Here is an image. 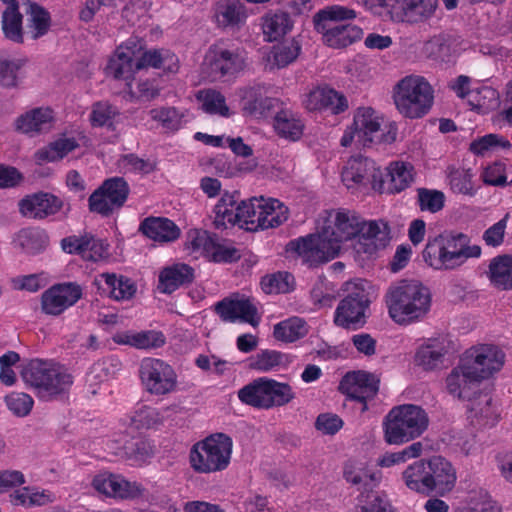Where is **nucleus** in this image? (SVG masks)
<instances>
[{"mask_svg":"<svg viewBox=\"0 0 512 512\" xmlns=\"http://www.w3.org/2000/svg\"><path fill=\"white\" fill-rule=\"evenodd\" d=\"M361 222L362 218L353 210L332 209L327 212L324 225L318 234L290 241L287 251L296 253L310 266L330 261L339 255L343 243L357 236Z\"/></svg>","mask_w":512,"mask_h":512,"instance_id":"nucleus-1","label":"nucleus"},{"mask_svg":"<svg viewBox=\"0 0 512 512\" xmlns=\"http://www.w3.org/2000/svg\"><path fill=\"white\" fill-rule=\"evenodd\" d=\"M389 317L399 325L420 322L428 315L432 295L430 289L418 280L393 283L384 295Z\"/></svg>","mask_w":512,"mask_h":512,"instance_id":"nucleus-2","label":"nucleus"},{"mask_svg":"<svg viewBox=\"0 0 512 512\" xmlns=\"http://www.w3.org/2000/svg\"><path fill=\"white\" fill-rule=\"evenodd\" d=\"M482 250L463 233H444L429 238L422 252L424 262L434 270L451 271L468 259L479 258Z\"/></svg>","mask_w":512,"mask_h":512,"instance_id":"nucleus-3","label":"nucleus"},{"mask_svg":"<svg viewBox=\"0 0 512 512\" xmlns=\"http://www.w3.org/2000/svg\"><path fill=\"white\" fill-rule=\"evenodd\" d=\"M357 18V12L342 5L320 9L313 16L315 31L321 35L324 45L332 49H345L363 38V29L347 23Z\"/></svg>","mask_w":512,"mask_h":512,"instance_id":"nucleus-4","label":"nucleus"},{"mask_svg":"<svg viewBox=\"0 0 512 512\" xmlns=\"http://www.w3.org/2000/svg\"><path fill=\"white\" fill-rule=\"evenodd\" d=\"M426 411L414 404L393 407L383 421L384 440L390 445H401L420 437L428 428Z\"/></svg>","mask_w":512,"mask_h":512,"instance_id":"nucleus-5","label":"nucleus"},{"mask_svg":"<svg viewBox=\"0 0 512 512\" xmlns=\"http://www.w3.org/2000/svg\"><path fill=\"white\" fill-rule=\"evenodd\" d=\"M24 382L35 389L38 398L51 401L66 393L73 384L71 374L56 364L40 359L30 360L22 369Z\"/></svg>","mask_w":512,"mask_h":512,"instance_id":"nucleus-6","label":"nucleus"},{"mask_svg":"<svg viewBox=\"0 0 512 512\" xmlns=\"http://www.w3.org/2000/svg\"><path fill=\"white\" fill-rule=\"evenodd\" d=\"M374 15H387L395 23L418 25L435 17L438 0H358Z\"/></svg>","mask_w":512,"mask_h":512,"instance_id":"nucleus-7","label":"nucleus"},{"mask_svg":"<svg viewBox=\"0 0 512 512\" xmlns=\"http://www.w3.org/2000/svg\"><path fill=\"white\" fill-rule=\"evenodd\" d=\"M393 100L401 115L409 119H419L430 111L434 90L423 76L408 75L394 87Z\"/></svg>","mask_w":512,"mask_h":512,"instance_id":"nucleus-8","label":"nucleus"},{"mask_svg":"<svg viewBox=\"0 0 512 512\" xmlns=\"http://www.w3.org/2000/svg\"><path fill=\"white\" fill-rule=\"evenodd\" d=\"M233 441L224 433H214L195 443L190 449L191 468L201 474L224 471L231 462Z\"/></svg>","mask_w":512,"mask_h":512,"instance_id":"nucleus-9","label":"nucleus"},{"mask_svg":"<svg viewBox=\"0 0 512 512\" xmlns=\"http://www.w3.org/2000/svg\"><path fill=\"white\" fill-rule=\"evenodd\" d=\"M239 400L258 409H271L290 403L295 393L288 383L272 378L260 377L238 391Z\"/></svg>","mask_w":512,"mask_h":512,"instance_id":"nucleus-10","label":"nucleus"},{"mask_svg":"<svg viewBox=\"0 0 512 512\" xmlns=\"http://www.w3.org/2000/svg\"><path fill=\"white\" fill-rule=\"evenodd\" d=\"M144 391L153 396H165L176 391L178 377L175 369L160 358L145 357L138 368Z\"/></svg>","mask_w":512,"mask_h":512,"instance_id":"nucleus-11","label":"nucleus"},{"mask_svg":"<svg viewBox=\"0 0 512 512\" xmlns=\"http://www.w3.org/2000/svg\"><path fill=\"white\" fill-rule=\"evenodd\" d=\"M246 64V51L224 42L211 45L205 54L203 62L204 67L215 78L234 75L242 71Z\"/></svg>","mask_w":512,"mask_h":512,"instance_id":"nucleus-12","label":"nucleus"},{"mask_svg":"<svg viewBox=\"0 0 512 512\" xmlns=\"http://www.w3.org/2000/svg\"><path fill=\"white\" fill-rule=\"evenodd\" d=\"M128 196V185L122 177L106 179L88 198L90 212L109 216L124 205Z\"/></svg>","mask_w":512,"mask_h":512,"instance_id":"nucleus-13","label":"nucleus"},{"mask_svg":"<svg viewBox=\"0 0 512 512\" xmlns=\"http://www.w3.org/2000/svg\"><path fill=\"white\" fill-rule=\"evenodd\" d=\"M462 358L483 381L503 368L506 355L498 345L484 343L467 349Z\"/></svg>","mask_w":512,"mask_h":512,"instance_id":"nucleus-14","label":"nucleus"},{"mask_svg":"<svg viewBox=\"0 0 512 512\" xmlns=\"http://www.w3.org/2000/svg\"><path fill=\"white\" fill-rule=\"evenodd\" d=\"M82 295V287L76 282L54 284L41 295L42 312L46 315L59 316L75 305Z\"/></svg>","mask_w":512,"mask_h":512,"instance_id":"nucleus-15","label":"nucleus"},{"mask_svg":"<svg viewBox=\"0 0 512 512\" xmlns=\"http://www.w3.org/2000/svg\"><path fill=\"white\" fill-rule=\"evenodd\" d=\"M369 300L364 289L356 288L342 299L334 314V323L342 328L356 329L365 323Z\"/></svg>","mask_w":512,"mask_h":512,"instance_id":"nucleus-16","label":"nucleus"},{"mask_svg":"<svg viewBox=\"0 0 512 512\" xmlns=\"http://www.w3.org/2000/svg\"><path fill=\"white\" fill-rule=\"evenodd\" d=\"M379 380L371 373L354 371L347 373L341 380L339 390L350 399L362 404L361 411L368 409L367 401L374 398L379 389Z\"/></svg>","mask_w":512,"mask_h":512,"instance_id":"nucleus-17","label":"nucleus"},{"mask_svg":"<svg viewBox=\"0 0 512 512\" xmlns=\"http://www.w3.org/2000/svg\"><path fill=\"white\" fill-rule=\"evenodd\" d=\"M481 378L463 358L446 378V388L449 394L458 399L470 402L479 392Z\"/></svg>","mask_w":512,"mask_h":512,"instance_id":"nucleus-18","label":"nucleus"},{"mask_svg":"<svg viewBox=\"0 0 512 512\" xmlns=\"http://www.w3.org/2000/svg\"><path fill=\"white\" fill-rule=\"evenodd\" d=\"M357 241L354 249L357 253L367 255L376 254L384 249L390 242V229L382 220H371L361 222V229L357 234Z\"/></svg>","mask_w":512,"mask_h":512,"instance_id":"nucleus-19","label":"nucleus"},{"mask_svg":"<svg viewBox=\"0 0 512 512\" xmlns=\"http://www.w3.org/2000/svg\"><path fill=\"white\" fill-rule=\"evenodd\" d=\"M63 205V201L58 196L41 191L21 199L19 211L24 217L42 220L57 214Z\"/></svg>","mask_w":512,"mask_h":512,"instance_id":"nucleus-20","label":"nucleus"},{"mask_svg":"<svg viewBox=\"0 0 512 512\" xmlns=\"http://www.w3.org/2000/svg\"><path fill=\"white\" fill-rule=\"evenodd\" d=\"M215 310L226 322L241 321L253 327L258 326L260 322L257 308L249 298H226L216 304Z\"/></svg>","mask_w":512,"mask_h":512,"instance_id":"nucleus-21","label":"nucleus"},{"mask_svg":"<svg viewBox=\"0 0 512 512\" xmlns=\"http://www.w3.org/2000/svg\"><path fill=\"white\" fill-rule=\"evenodd\" d=\"M342 182L348 189L367 186L372 180L381 176L373 160L363 157H351L342 171Z\"/></svg>","mask_w":512,"mask_h":512,"instance_id":"nucleus-22","label":"nucleus"},{"mask_svg":"<svg viewBox=\"0 0 512 512\" xmlns=\"http://www.w3.org/2000/svg\"><path fill=\"white\" fill-rule=\"evenodd\" d=\"M130 52V69L136 71L154 68L163 69L167 72H175L178 69V58L175 54L167 50H144L142 45L137 50Z\"/></svg>","mask_w":512,"mask_h":512,"instance_id":"nucleus-23","label":"nucleus"},{"mask_svg":"<svg viewBox=\"0 0 512 512\" xmlns=\"http://www.w3.org/2000/svg\"><path fill=\"white\" fill-rule=\"evenodd\" d=\"M309 111L330 110L333 114H340L347 110L346 97L329 87H316L311 90L303 101Z\"/></svg>","mask_w":512,"mask_h":512,"instance_id":"nucleus-24","label":"nucleus"},{"mask_svg":"<svg viewBox=\"0 0 512 512\" xmlns=\"http://www.w3.org/2000/svg\"><path fill=\"white\" fill-rule=\"evenodd\" d=\"M428 486L440 495L449 493L456 483V472L449 461L440 456L432 457L428 462Z\"/></svg>","mask_w":512,"mask_h":512,"instance_id":"nucleus-25","label":"nucleus"},{"mask_svg":"<svg viewBox=\"0 0 512 512\" xmlns=\"http://www.w3.org/2000/svg\"><path fill=\"white\" fill-rule=\"evenodd\" d=\"M468 418L473 425L493 427L500 419V412L489 393H478L468 404Z\"/></svg>","mask_w":512,"mask_h":512,"instance_id":"nucleus-26","label":"nucleus"},{"mask_svg":"<svg viewBox=\"0 0 512 512\" xmlns=\"http://www.w3.org/2000/svg\"><path fill=\"white\" fill-rule=\"evenodd\" d=\"M246 7L240 0H219L213 8V20L220 29H235L244 25Z\"/></svg>","mask_w":512,"mask_h":512,"instance_id":"nucleus-27","label":"nucleus"},{"mask_svg":"<svg viewBox=\"0 0 512 512\" xmlns=\"http://www.w3.org/2000/svg\"><path fill=\"white\" fill-rule=\"evenodd\" d=\"M148 115L166 133H176L191 120L187 109L168 105L152 108Z\"/></svg>","mask_w":512,"mask_h":512,"instance_id":"nucleus-28","label":"nucleus"},{"mask_svg":"<svg viewBox=\"0 0 512 512\" xmlns=\"http://www.w3.org/2000/svg\"><path fill=\"white\" fill-rule=\"evenodd\" d=\"M140 231L159 243H171L180 238V228L165 217H148L140 224Z\"/></svg>","mask_w":512,"mask_h":512,"instance_id":"nucleus-29","label":"nucleus"},{"mask_svg":"<svg viewBox=\"0 0 512 512\" xmlns=\"http://www.w3.org/2000/svg\"><path fill=\"white\" fill-rule=\"evenodd\" d=\"M194 269L185 263H175L163 268L159 274L158 290L171 294L179 287L193 281Z\"/></svg>","mask_w":512,"mask_h":512,"instance_id":"nucleus-30","label":"nucleus"},{"mask_svg":"<svg viewBox=\"0 0 512 512\" xmlns=\"http://www.w3.org/2000/svg\"><path fill=\"white\" fill-rule=\"evenodd\" d=\"M353 125L357 138L364 146L372 143L380 131L381 118L371 107H360L356 110Z\"/></svg>","mask_w":512,"mask_h":512,"instance_id":"nucleus-31","label":"nucleus"},{"mask_svg":"<svg viewBox=\"0 0 512 512\" xmlns=\"http://www.w3.org/2000/svg\"><path fill=\"white\" fill-rule=\"evenodd\" d=\"M50 12L36 2H29L26 9V36L37 40L45 36L51 27Z\"/></svg>","mask_w":512,"mask_h":512,"instance_id":"nucleus-32","label":"nucleus"},{"mask_svg":"<svg viewBox=\"0 0 512 512\" xmlns=\"http://www.w3.org/2000/svg\"><path fill=\"white\" fill-rule=\"evenodd\" d=\"M53 121V110L50 108H34L15 121V129L24 134H34L49 128Z\"/></svg>","mask_w":512,"mask_h":512,"instance_id":"nucleus-33","label":"nucleus"},{"mask_svg":"<svg viewBox=\"0 0 512 512\" xmlns=\"http://www.w3.org/2000/svg\"><path fill=\"white\" fill-rule=\"evenodd\" d=\"M6 9L2 13L1 26L6 39L21 44L24 42L26 31L23 28V15L19 11V3H5Z\"/></svg>","mask_w":512,"mask_h":512,"instance_id":"nucleus-34","label":"nucleus"},{"mask_svg":"<svg viewBox=\"0 0 512 512\" xmlns=\"http://www.w3.org/2000/svg\"><path fill=\"white\" fill-rule=\"evenodd\" d=\"M216 228H227L239 224L240 203L235 194L224 193L214 208Z\"/></svg>","mask_w":512,"mask_h":512,"instance_id":"nucleus-35","label":"nucleus"},{"mask_svg":"<svg viewBox=\"0 0 512 512\" xmlns=\"http://www.w3.org/2000/svg\"><path fill=\"white\" fill-rule=\"evenodd\" d=\"M446 174L449 188L454 194L470 197L476 194L478 188L472 169L452 165L447 168Z\"/></svg>","mask_w":512,"mask_h":512,"instance_id":"nucleus-36","label":"nucleus"},{"mask_svg":"<svg viewBox=\"0 0 512 512\" xmlns=\"http://www.w3.org/2000/svg\"><path fill=\"white\" fill-rule=\"evenodd\" d=\"M93 488L106 497L115 499L128 498V482L112 473L97 474L92 480Z\"/></svg>","mask_w":512,"mask_h":512,"instance_id":"nucleus-37","label":"nucleus"},{"mask_svg":"<svg viewBox=\"0 0 512 512\" xmlns=\"http://www.w3.org/2000/svg\"><path fill=\"white\" fill-rule=\"evenodd\" d=\"M15 241L24 253L36 255L46 249L49 237L43 229L29 227L21 229Z\"/></svg>","mask_w":512,"mask_h":512,"instance_id":"nucleus-38","label":"nucleus"},{"mask_svg":"<svg viewBox=\"0 0 512 512\" xmlns=\"http://www.w3.org/2000/svg\"><path fill=\"white\" fill-rule=\"evenodd\" d=\"M300 50L295 40L275 45L266 56V67L270 70L286 67L298 57Z\"/></svg>","mask_w":512,"mask_h":512,"instance_id":"nucleus-39","label":"nucleus"},{"mask_svg":"<svg viewBox=\"0 0 512 512\" xmlns=\"http://www.w3.org/2000/svg\"><path fill=\"white\" fill-rule=\"evenodd\" d=\"M261 230L276 228L288 219V208L275 198H264L261 203Z\"/></svg>","mask_w":512,"mask_h":512,"instance_id":"nucleus-40","label":"nucleus"},{"mask_svg":"<svg viewBox=\"0 0 512 512\" xmlns=\"http://www.w3.org/2000/svg\"><path fill=\"white\" fill-rule=\"evenodd\" d=\"M293 23L288 13L269 12L262 18V29L268 41H277L292 29Z\"/></svg>","mask_w":512,"mask_h":512,"instance_id":"nucleus-41","label":"nucleus"},{"mask_svg":"<svg viewBox=\"0 0 512 512\" xmlns=\"http://www.w3.org/2000/svg\"><path fill=\"white\" fill-rule=\"evenodd\" d=\"M387 170L389 176L388 191L392 194L404 191L414 180V168L410 163L392 162Z\"/></svg>","mask_w":512,"mask_h":512,"instance_id":"nucleus-42","label":"nucleus"},{"mask_svg":"<svg viewBox=\"0 0 512 512\" xmlns=\"http://www.w3.org/2000/svg\"><path fill=\"white\" fill-rule=\"evenodd\" d=\"M288 358L286 354L276 350H261L249 358V368L258 372L266 373L277 371L286 367Z\"/></svg>","mask_w":512,"mask_h":512,"instance_id":"nucleus-43","label":"nucleus"},{"mask_svg":"<svg viewBox=\"0 0 512 512\" xmlns=\"http://www.w3.org/2000/svg\"><path fill=\"white\" fill-rule=\"evenodd\" d=\"M308 333L306 322L299 317H290L274 325L273 336L276 340L291 343Z\"/></svg>","mask_w":512,"mask_h":512,"instance_id":"nucleus-44","label":"nucleus"},{"mask_svg":"<svg viewBox=\"0 0 512 512\" xmlns=\"http://www.w3.org/2000/svg\"><path fill=\"white\" fill-rule=\"evenodd\" d=\"M78 147L75 138H59L48 146L36 151L35 160L37 163L54 162L64 158Z\"/></svg>","mask_w":512,"mask_h":512,"instance_id":"nucleus-45","label":"nucleus"},{"mask_svg":"<svg viewBox=\"0 0 512 512\" xmlns=\"http://www.w3.org/2000/svg\"><path fill=\"white\" fill-rule=\"evenodd\" d=\"M428 466L424 460H418L410 464L402 473L405 485L412 491L428 494Z\"/></svg>","mask_w":512,"mask_h":512,"instance_id":"nucleus-46","label":"nucleus"},{"mask_svg":"<svg viewBox=\"0 0 512 512\" xmlns=\"http://www.w3.org/2000/svg\"><path fill=\"white\" fill-rule=\"evenodd\" d=\"M446 350L442 342L437 339H429L421 345L415 355V361L425 370H432L441 363Z\"/></svg>","mask_w":512,"mask_h":512,"instance_id":"nucleus-47","label":"nucleus"},{"mask_svg":"<svg viewBox=\"0 0 512 512\" xmlns=\"http://www.w3.org/2000/svg\"><path fill=\"white\" fill-rule=\"evenodd\" d=\"M243 110L249 114H263L271 106L272 99L266 96L264 87H248L241 91Z\"/></svg>","mask_w":512,"mask_h":512,"instance_id":"nucleus-48","label":"nucleus"},{"mask_svg":"<svg viewBox=\"0 0 512 512\" xmlns=\"http://www.w3.org/2000/svg\"><path fill=\"white\" fill-rule=\"evenodd\" d=\"M274 128L281 137L295 141L302 135L304 125L293 112L281 110L274 118Z\"/></svg>","mask_w":512,"mask_h":512,"instance_id":"nucleus-49","label":"nucleus"},{"mask_svg":"<svg viewBox=\"0 0 512 512\" xmlns=\"http://www.w3.org/2000/svg\"><path fill=\"white\" fill-rule=\"evenodd\" d=\"M197 100L201 103V109L211 115L229 117L230 109L226 104L225 96L215 89H203L198 91Z\"/></svg>","mask_w":512,"mask_h":512,"instance_id":"nucleus-50","label":"nucleus"},{"mask_svg":"<svg viewBox=\"0 0 512 512\" xmlns=\"http://www.w3.org/2000/svg\"><path fill=\"white\" fill-rule=\"evenodd\" d=\"M491 282L502 289H512V256L494 258L489 265Z\"/></svg>","mask_w":512,"mask_h":512,"instance_id":"nucleus-51","label":"nucleus"},{"mask_svg":"<svg viewBox=\"0 0 512 512\" xmlns=\"http://www.w3.org/2000/svg\"><path fill=\"white\" fill-rule=\"evenodd\" d=\"M263 197H252L248 200L240 202V217L239 224L240 228L248 231L261 230L260 223V211Z\"/></svg>","mask_w":512,"mask_h":512,"instance_id":"nucleus-52","label":"nucleus"},{"mask_svg":"<svg viewBox=\"0 0 512 512\" xmlns=\"http://www.w3.org/2000/svg\"><path fill=\"white\" fill-rule=\"evenodd\" d=\"M119 115L117 107L108 101H97L93 103L89 114V121L92 127H106L109 130L115 129V119Z\"/></svg>","mask_w":512,"mask_h":512,"instance_id":"nucleus-53","label":"nucleus"},{"mask_svg":"<svg viewBox=\"0 0 512 512\" xmlns=\"http://www.w3.org/2000/svg\"><path fill=\"white\" fill-rule=\"evenodd\" d=\"M213 247V237L205 230L190 229L186 234L184 249L195 258H207L210 248Z\"/></svg>","mask_w":512,"mask_h":512,"instance_id":"nucleus-54","label":"nucleus"},{"mask_svg":"<svg viewBox=\"0 0 512 512\" xmlns=\"http://www.w3.org/2000/svg\"><path fill=\"white\" fill-rule=\"evenodd\" d=\"M499 103V93L496 89L482 85L471 90L468 104L472 109L486 113Z\"/></svg>","mask_w":512,"mask_h":512,"instance_id":"nucleus-55","label":"nucleus"},{"mask_svg":"<svg viewBox=\"0 0 512 512\" xmlns=\"http://www.w3.org/2000/svg\"><path fill=\"white\" fill-rule=\"evenodd\" d=\"M482 179L485 184L492 186L510 184L512 183V165L496 161L484 169Z\"/></svg>","mask_w":512,"mask_h":512,"instance_id":"nucleus-56","label":"nucleus"},{"mask_svg":"<svg viewBox=\"0 0 512 512\" xmlns=\"http://www.w3.org/2000/svg\"><path fill=\"white\" fill-rule=\"evenodd\" d=\"M416 203L422 212L437 213L445 205V194L436 189L418 188Z\"/></svg>","mask_w":512,"mask_h":512,"instance_id":"nucleus-57","label":"nucleus"},{"mask_svg":"<svg viewBox=\"0 0 512 512\" xmlns=\"http://www.w3.org/2000/svg\"><path fill=\"white\" fill-rule=\"evenodd\" d=\"M511 143L501 135L487 134L470 144V151L476 155H485L489 151L509 150Z\"/></svg>","mask_w":512,"mask_h":512,"instance_id":"nucleus-58","label":"nucleus"},{"mask_svg":"<svg viewBox=\"0 0 512 512\" xmlns=\"http://www.w3.org/2000/svg\"><path fill=\"white\" fill-rule=\"evenodd\" d=\"M294 278L287 272H278L262 278L261 287L265 293H287L293 288Z\"/></svg>","mask_w":512,"mask_h":512,"instance_id":"nucleus-59","label":"nucleus"},{"mask_svg":"<svg viewBox=\"0 0 512 512\" xmlns=\"http://www.w3.org/2000/svg\"><path fill=\"white\" fill-rule=\"evenodd\" d=\"M166 343V337L161 331L146 330L130 335V346L142 350L161 348Z\"/></svg>","mask_w":512,"mask_h":512,"instance_id":"nucleus-60","label":"nucleus"},{"mask_svg":"<svg viewBox=\"0 0 512 512\" xmlns=\"http://www.w3.org/2000/svg\"><path fill=\"white\" fill-rule=\"evenodd\" d=\"M163 417L160 411L151 406L143 405L135 410L132 424L137 429H152L161 425Z\"/></svg>","mask_w":512,"mask_h":512,"instance_id":"nucleus-61","label":"nucleus"},{"mask_svg":"<svg viewBox=\"0 0 512 512\" xmlns=\"http://www.w3.org/2000/svg\"><path fill=\"white\" fill-rule=\"evenodd\" d=\"M127 67L128 44L124 41L117 47L114 55L109 58L105 73L107 76H111L114 79H123Z\"/></svg>","mask_w":512,"mask_h":512,"instance_id":"nucleus-62","label":"nucleus"},{"mask_svg":"<svg viewBox=\"0 0 512 512\" xmlns=\"http://www.w3.org/2000/svg\"><path fill=\"white\" fill-rule=\"evenodd\" d=\"M356 512H392L391 505L373 491L361 493L357 498Z\"/></svg>","mask_w":512,"mask_h":512,"instance_id":"nucleus-63","label":"nucleus"},{"mask_svg":"<svg viewBox=\"0 0 512 512\" xmlns=\"http://www.w3.org/2000/svg\"><path fill=\"white\" fill-rule=\"evenodd\" d=\"M154 500L150 488L142 483H130V507L139 512H148V508Z\"/></svg>","mask_w":512,"mask_h":512,"instance_id":"nucleus-64","label":"nucleus"}]
</instances>
